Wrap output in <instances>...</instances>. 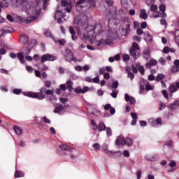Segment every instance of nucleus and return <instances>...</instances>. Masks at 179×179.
<instances>
[{
    "instance_id": "680f3d73",
    "label": "nucleus",
    "mask_w": 179,
    "mask_h": 179,
    "mask_svg": "<svg viewBox=\"0 0 179 179\" xmlns=\"http://www.w3.org/2000/svg\"><path fill=\"white\" fill-rule=\"evenodd\" d=\"M159 10L161 12H165V10H166V6H164V4H161L159 6Z\"/></svg>"
},
{
    "instance_id": "2f4dec72",
    "label": "nucleus",
    "mask_w": 179,
    "mask_h": 179,
    "mask_svg": "<svg viewBox=\"0 0 179 179\" xmlns=\"http://www.w3.org/2000/svg\"><path fill=\"white\" fill-rule=\"evenodd\" d=\"M58 15H60V17H65V13L61 10H57L55 14V19L58 17Z\"/></svg>"
},
{
    "instance_id": "39448f33",
    "label": "nucleus",
    "mask_w": 179,
    "mask_h": 179,
    "mask_svg": "<svg viewBox=\"0 0 179 179\" xmlns=\"http://www.w3.org/2000/svg\"><path fill=\"white\" fill-rule=\"evenodd\" d=\"M117 146H121V145H127V146H132V143H134V141H132V139L127 138H124L123 136H119L115 142Z\"/></svg>"
},
{
    "instance_id": "a878e982",
    "label": "nucleus",
    "mask_w": 179,
    "mask_h": 179,
    "mask_svg": "<svg viewBox=\"0 0 179 179\" xmlns=\"http://www.w3.org/2000/svg\"><path fill=\"white\" fill-rule=\"evenodd\" d=\"M73 83L71 80H69L66 82V86L69 92H72V90H73Z\"/></svg>"
},
{
    "instance_id": "e433bc0d",
    "label": "nucleus",
    "mask_w": 179,
    "mask_h": 179,
    "mask_svg": "<svg viewBox=\"0 0 179 179\" xmlns=\"http://www.w3.org/2000/svg\"><path fill=\"white\" fill-rule=\"evenodd\" d=\"M165 76L164 74H158L156 78V82H160L162 79H164Z\"/></svg>"
},
{
    "instance_id": "20e7f679",
    "label": "nucleus",
    "mask_w": 179,
    "mask_h": 179,
    "mask_svg": "<svg viewBox=\"0 0 179 179\" xmlns=\"http://www.w3.org/2000/svg\"><path fill=\"white\" fill-rule=\"evenodd\" d=\"M55 59H57V57L50 54H45L42 55L41 58V64L38 65V69H40L41 71H48V67L45 66L44 62L47 61H55Z\"/></svg>"
},
{
    "instance_id": "de8ad7c7",
    "label": "nucleus",
    "mask_w": 179,
    "mask_h": 179,
    "mask_svg": "<svg viewBox=\"0 0 179 179\" xmlns=\"http://www.w3.org/2000/svg\"><path fill=\"white\" fill-rule=\"evenodd\" d=\"M69 32L71 33V34L72 36L76 34V31H75V29H73V27L70 26L69 28Z\"/></svg>"
},
{
    "instance_id": "4d7b16f0",
    "label": "nucleus",
    "mask_w": 179,
    "mask_h": 179,
    "mask_svg": "<svg viewBox=\"0 0 179 179\" xmlns=\"http://www.w3.org/2000/svg\"><path fill=\"white\" fill-rule=\"evenodd\" d=\"M7 19L8 20H9V22H11V23H13V22H15V19H13V17H12V15H7Z\"/></svg>"
},
{
    "instance_id": "6e6552de",
    "label": "nucleus",
    "mask_w": 179,
    "mask_h": 179,
    "mask_svg": "<svg viewBox=\"0 0 179 179\" xmlns=\"http://www.w3.org/2000/svg\"><path fill=\"white\" fill-rule=\"evenodd\" d=\"M59 148L61 149V150H62V152H64V153L66 155H71V153H72V152H73V150H75V149L69 147V146H67L65 144H62L60 145H59Z\"/></svg>"
},
{
    "instance_id": "5701e85b",
    "label": "nucleus",
    "mask_w": 179,
    "mask_h": 179,
    "mask_svg": "<svg viewBox=\"0 0 179 179\" xmlns=\"http://www.w3.org/2000/svg\"><path fill=\"white\" fill-rule=\"evenodd\" d=\"M143 58L145 59H149L150 58V50L149 49H145L143 52Z\"/></svg>"
},
{
    "instance_id": "473e14b6",
    "label": "nucleus",
    "mask_w": 179,
    "mask_h": 179,
    "mask_svg": "<svg viewBox=\"0 0 179 179\" xmlns=\"http://www.w3.org/2000/svg\"><path fill=\"white\" fill-rule=\"evenodd\" d=\"M54 41L56 43H59L60 45H65V44H66V40L65 39H59L58 41H57V39L55 38Z\"/></svg>"
},
{
    "instance_id": "37998d69",
    "label": "nucleus",
    "mask_w": 179,
    "mask_h": 179,
    "mask_svg": "<svg viewBox=\"0 0 179 179\" xmlns=\"http://www.w3.org/2000/svg\"><path fill=\"white\" fill-rule=\"evenodd\" d=\"M145 34L147 36V41H153V36H152L149 32H147V34Z\"/></svg>"
},
{
    "instance_id": "f3484780",
    "label": "nucleus",
    "mask_w": 179,
    "mask_h": 179,
    "mask_svg": "<svg viewBox=\"0 0 179 179\" xmlns=\"http://www.w3.org/2000/svg\"><path fill=\"white\" fill-rule=\"evenodd\" d=\"M73 57V53L71 50H66L64 55V58L67 62H71V59Z\"/></svg>"
},
{
    "instance_id": "49530a36",
    "label": "nucleus",
    "mask_w": 179,
    "mask_h": 179,
    "mask_svg": "<svg viewBox=\"0 0 179 179\" xmlns=\"http://www.w3.org/2000/svg\"><path fill=\"white\" fill-rule=\"evenodd\" d=\"M122 59L124 62H127V61H129V59H130L129 55H123Z\"/></svg>"
},
{
    "instance_id": "ea45409f",
    "label": "nucleus",
    "mask_w": 179,
    "mask_h": 179,
    "mask_svg": "<svg viewBox=\"0 0 179 179\" xmlns=\"http://www.w3.org/2000/svg\"><path fill=\"white\" fill-rule=\"evenodd\" d=\"M104 43H106V44H110L111 43V41H109L108 40H103L101 39L99 42H98V45H101L102 44H104Z\"/></svg>"
},
{
    "instance_id": "5fc2aeb1",
    "label": "nucleus",
    "mask_w": 179,
    "mask_h": 179,
    "mask_svg": "<svg viewBox=\"0 0 179 179\" xmlns=\"http://www.w3.org/2000/svg\"><path fill=\"white\" fill-rule=\"evenodd\" d=\"M13 92L14 94H20L22 93V90L14 89Z\"/></svg>"
},
{
    "instance_id": "ddd939ff",
    "label": "nucleus",
    "mask_w": 179,
    "mask_h": 179,
    "mask_svg": "<svg viewBox=\"0 0 179 179\" xmlns=\"http://www.w3.org/2000/svg\"><path fill=\"white\" fill-rule=\"evenodd\" d=\"M145 159L150 162L151 163H155L159 160V155L157 154H155L152 155H145Z\"/></svg>"
},
{
    "instance_id": "2eb2a0df",
    "label": "nucleus",
    "mask_w": 179,
    "mask_h": 179,
    "mask_svg": "<svg viewBox=\"0 0 179 179\" xmlns=\"http://www.w3.org/2000/svg\"><path fill=\"white\" fill-rule=\"evenodd\" d=\"M171 71L172 73H177V72H179V60L178 59H176L174 61V66L171 67Z\"/></svg>"
},
{
    "instance_id": "4468645a",
    "label": "nucleus",
    "mask_w": 179,
    "mask_h": 179,
    "mask_svg": "<svg viewBox=\"0 0 179 179\" xmlns=\"http://www.w3.org/2000/svg\"><path fill=\"white\" fill-rule=\"evenodd\" d=\"M94 33H97L98 34H101V33H103V31H104V29L101 24H96L94 26Z\"/></svg>"
},
{
    "instance_id": "412c9836",
    "label": "nucleus",
    "mask_w": 179,
    "mask_h": 179,
    "mask_svg": "<svg viewBox=\"0 0 179 179\" xmlns=\"http://www.w3.org/2000/svg\"><path fill=\"white\" fill-rule=\"evenodd\" d=\"M131 117L133 118L131 125H136V122L138 121V115L136 113H131Z\"/></svg>"
},
{
    "instance_id": "1a4fd4ad",
    "label": "nucleus",
    "mask_w": 179,
    "mask_h": 179,
    "mask_svg": "<svg viewBox=\"0 0 179 179\" xmlns=\"http://www.w3.org/2000/svg\"><path fill=\"white\" fill-rule=\"evenodd\" d=\"M65 107H69V105L62 106L61 103H57L53 112L55 114H62V110H65Z\"/></svg>"
},
{
    "instance_id": "423d86ee",
    "label": "nucleus",
    "mask_w": 179,
    "mask_h": 179,
    "mask_svg": "<svg viewBox=\"0 0 179 179\" xmlns=\"http://www.w3.org/2000/svg\"><path fill=\"white\" fill-rule=\"evenodd\" d=\"M74 23L78 26H85L87 23V21H86L85 16L77 17L75 18Z\"/></svg>"
},
{
    "instance_id": "603ef678",
    "label": "nucleus",
    "mask_w": 179,
    "mask_h": 179,
    "mask_svg": "<svg viewBox=\"0 0 179 179\" xmlns=\"http://www.w3.org/2000/svg\"><path fill=\"white\" fill-rule=\"evenodd\" d=\"M66 12H68V13H71L72 12V4H70L67 8H65Z\"/></svg>"
},
{
    "instance_id": "6ab92c4d",
    "label": "nucleus",
    "mask_w": 179,
    "mask_h": 179,
    "mask_svg": "<svg viewBox=\"0 0 179 179\" xmlns=\"http://www.w3.org/2000/svg\"><path fill=\"white\" fill-rule=\"evenodd\" d=\"M131 25L127 24L125 27H122V36H128V31H131Z\"/></svg>"
},
{
    "instance_id": "e2e57ef3",
    "label": "nucleus",
    "mask_w": 179,
    "mask_h": 179,
    "mask_svg": "<svg viewBox=\"0 0 179 179\" xmlns=\"http://www.w3.org/2000/svg\"><path fill=\"white\" fill-rule=\"evenodd\" d=\"M59 101H61V103H63V104H65V103H67L68 99L61 97L59 98Z\"/></svg>"
},
{
    "instance_id": "4c0bfd02",
    "label": "nucleus",
    "mask_w": 179,
    "mask_h": 179,
    "mask_svg": "<svg viewBox=\"0 0 179 179\" xmlns=\"http://www.w3.org/2000/svg\"><path fill=\"white\" fill-rule=\"evenodd\" d=\"M130 49L136 50L139 51V50H140L139 45H138L137 43L134 42V43H133L132 47Z\"/></svg>"
},
{
    "instance_id": "b1692460",
    "label": "nucleus",
    "mask_w": 179,
    "mask_h": 179,
    "mask_svg": "<svg viewBox=\"0 0 179 179\" xmlns=\"http://www.w3.org/2000/svg\"><path fill=\"white\" fill-rule=\"evenodd\" d=\"M13 130L17 135H22V134H23V129L19 126H14Z\"/></svg>"
},
{
    "instance_id": "58836bf2",
    "label": "nucleus",
    "mask_w": 179,
    "mask_h": 179,
    "mask_svg": "<svg viewBox=\"0 0 179 179\" xmlns=\"http://www.w3.org/2000/svg\"><path fill=\"white\" fill-rule=\"evenodd\" d=\"M178 89L177 87H176V85H171L169 87V92H171V93H174L176 92H177Z\"/></svg>"
},
{
    "instance_id": "3c124183",
    "label": "nucleus",
    "mask_w": 179,
    "mask_h": 179,
    "mask_svg": "<svg viewBox=\"0 0 179 179\" xmlns=\"http://www.w3.org/2000/svg\"><path fill=\"white\" fill-rule=\"evenodd\" d=\"M136 177H137V179H141V177H142V170L140 169L137 171Z\"/></svg>"
},
{
    "instance_id": "7c9ffc66",
    "label": "nucleus",
    "mask_w": 179,
    "mask_h": 179,
    "mask_svg": "<svg viewBox=\"0 0 179 179\" xmlns=\"http://www.w3.org/2000/svg\"><path fill=\"white\" fill-rule=\"evenodd\" d=\"M17 57L21 64H24L25 61H24V56H23V54L17 53Z\"/></svg>"
},
{
    "instance_id": "864d4df0",
    "label": "nucleus",
    "mask_w": 179,
    "mask_h": 179,
    "mask_svg": "<svg viewBox=\"0 0 179 179\" xmlns=\"http://www.w3.org/2000/svg\"><path fill=\"white\" fill-rule=\"evenodd\" d=\"M133 40H134V41H138V43H141V41L142 39L141 38V37L135 35V36H133Z\"/></svg>"
},
{
    "instance_id": "052dcab7",
    "label": "nucleus",
    "mask_w": 179,
    "mask_h": 179,
    "mask_svg": "<svg viewBox=\"0 0 179 179\" xmlns=\"http://www.w3.org/2000/svg\"><path fill=\"white\" fill-rule=\"evenodd\" d=\"M151 12H156L157 10V6L156 5H152L150 7Z\"/></svg>"
},
{
    "instance_id": "338daca9",
    "label": "nucleus",
    "mask_w": 179,
    "mask_h": 179,
    "mask_svg": "<svg viewBox=\"0 0 179 179\" xmlns=\"http://www.w3.org/2000/svg\"><path fill=\"white\" fill-rule=\"evenodd\" d=\"M123 156L124 157H129V156H130L129 151L124 150V152H123Z\"/></svg>"
},
{
    "instance_id": "a19ab883",
    "label": "nucleus",
    "mask_w": 179,
    "mask_h": 179,
    "mask_svg": "<svg viewBox=\"0 0 179 179\" xmlns=\"http://www.w3.org/2000/svg\"><path fill=\"white\" fill-rule=\"evenodd\" d=\"M112 92H113L110 94V96H112L113 99H117V96L118 94V90H113Z\"/></svg>"
},
{
    "instance_id": "f8f14e48",
    "label": "nucleus",
    "mask_w": 179,
    "mask_h": 179,
    "mask_svg": "<svg viewBox=\"0 0 179 179\" xmlns=\"http://www.w3.org/2000/svg\"><path fill=\"white\" fill-rule=\"evenodd\" d=\"M106 154L108 155V156H113V157H114V159H117V158L121 157V156H122V152H121V151L113 152L111 150H108L106 152Z\"/></svg>"
},
{
    "instance_id": "f03ea898",
    "label": "nucleus",
    "mask_w": 179,
    "mask_h": 179,
    "mask_svg": "<svg viewBox=\"0 0 179 179\" xmlns=\"http://www.w3.org/2000/svg\"><path fill=\"white\" fill-rule=\"evenodd\" d=\"M11 4L14 8H16L17 6H19V5H22V9H24V10H27V12H29L30 15H35L36 16H38L40 13H34L31 12L30 10L31 8H33V6L31 5L32 2H36V1H29V0H24L22 2V0H10Z\"/></svg>"
},
{
    "instance_id": "bb28decb",
    "label": "nucleus",
    "mask_w": 179,
    "mask_h": 179,
    "mask_svg": "<svg viewBox=\"0 0 179 179\" xmlns=\"http://www.w3.org/2000/svg\"><path fill=\"white\" fill-rule=\"evenodd\" d=\"M106 128L107 127H106V124H104V123L103 122L99 123L97 126V129H99L100 132H101L102 131H106Z\"/></svg>"
},
{
    "instance_id": "bf43d9fd",
    "label": "nucleus",
    "mask_w": 179,
    "mask_h": 179,
    "mask_svg": "<svg viewBox=\"0 0 179 179\" xmlns=\"http://www.w3.org/2000/svg\"><path fill=\"white\" fill-rule=\"evenodd\" d=\"M92 82L93 83H100V78H99V76L94 78Z\"/></svg>"
},
{
    "instance_id": "6e6d98bb",
    "label": "nucleus",
    "mask_w": 179,
    "mask_h": 179,
    "mask_svg": "<svg viewBox=\"0 0 179 179\" xmlns=\"http://www.w3.org/2000/svg\"><path fill=\"white\" fill-rule=\"evenodd\" d=\"M26 69H27V72H29L30 73H31L33 72V71H34V69H33V67H31L30 66H27Z\"/></svg>"
},
{
    "instance_id": "13d9d810",
    "label": "nucleus",
    "mask_w": 179,
    "mask_h": 179,
    "mask_svg": "<svg viewBox=\"0 0 179 179\" xmlns=\"http://www.w3.org/2000/svg\"><path fill=\"white\" fill-rule=\"evenodd\" d=\"M162 94L165 97V99H169V94L167 93V90H163Z\"/></svg>"
},
{
    "instance_id": "774afa93",
    "label": "nucleus",
    "mask_w": 179,
    "mask_h": 179,
    "mask_svg": "<svg viewBox=\"0 0 179 179\" xmlns=\"http://www.w3.org/2000/svg\"><path fill=\"white\" fill-rule=\"evenodd\" d=\"M60 90H62L63 92H65L66 90V85L65 84H62L59 86Z\"/></svg>"
},
{
    "instance_id": "9b49d317",
    "label": "nucleus",
    "mask_w": 179,
    "mask_h": 179,
    "mask_svg": "<svg viewBox=\"0 0 179 179\" xmlns=\"http://www.w3.org/2000/svg\"><path fill=\"white\" fill-rule=\"evenodd\" d=\"M89 90L90 88L87 86L84 87L83 90L80 87H78L74 89V93H76V94H80V93L82 94H85V93H86V92H89Z\"/></svg>"
},
{
    "instance_id": "4be33fe9",
    "label": "nucleus",
    "mask_w": 179,
    "mask_h": 179,
    "mask_svg": "<svg viewBox=\"0 0 179 179\" xmlns=\"http://www.w3.org/2000/svg\"><path fill=\"white\" fill-rule=\"evenodd\" d=\"M85 1L86 0H79L76 6V10H78V12H80V10H82V8H83V6H82V3H83V2H85Z\"/></svg>"
},
{
    "instance_id": "0e129e2a",
    "label": "nucleus",
    "mask_w": 179,
    "mask_h": 179,
    "mask_svg": "<svg viewBox=\"0 0 179 179\" xmlns=\"http://www.w3.org/2000/svg\"><path fill=\"white\" fill-rule=\"evenodd\" d=\"M136 33L138 36H141V34H143V30L141 28L137 29Z\"/></svg>"
},
{
    "instance_id": "72a5a7b5",
    "label": "nucleus",
    "mask_w": 179,
    "mask_h": 179,
    "mask_svg": "<svg viewBox=\"0 0 179 179\" xmlns=\"http://www.w3.org/2000/svg\"><path fill=\"white\" fill-rule=\"evenodd\" d=\"M171 110H176L178 108V101H175L174 103L170 105Z\"/></svg>"
},
{
    "instance_id": "cd10ccee",
    "label": "nucleus",
    "mask_w": 179,
    "mask_h": 179,
    "mask_svg": "<svg viewBox=\"0 0 179 179\" xmlns=\"http://www.w3.org/2000/svg\"><path fill=\"white\" fill-rule=\"evenodd\" d=\"M20 41L22 44H27L29 43V38L26 36H22L20 37Z\"/></svg>"
},
{
    "instance_id": "a211bd4d",
    "label": "nucleus",
    "mask_w": 179,
    "mask_h": 179,
    "mask_svg": "<svg viewBox=\"0 0 179 179\" xmlns=\"http://www.w3.org/2000/svg\"><path fill=\"white\" fill-rule=\"evenodd\" d=\"M156 65H157V61L152 59L145 64V68H147V69H150L152 66H156Z\"/></svg>"
},
{
    "instance_id": "f704fd0d",
    "label": "nucleus",
    "mask_w": 179,
    "mask_h": 179,
    "mask_svg": "<svg viewBox=\"0 0 179 179\" xmlns=\"http://www.w3.org/2000/svg\"><path fill=\"white\" fill-rule=\"evenodd\" d=\"M71 4H72V3H71V1H68L66 0H62V1H61L62 6L66 7Z\"/></svg>"
},
{
    "instance_id": "aec40b11",
    "label": "nucleus",
    "mask_w": 179,
    "mask_h": 179,
    "mask_svg": "<svg viewBox=\"0 0 179 179\" xmlns=\"http://www.w3.org/2000/svg\"><path fill=\"white\" fill-rule=\"evenodd\" d=\"M126 101H129L131 104L134 105L136 103L135 98L130 96L128 94H124Z\"/></svg>"
},
{
    "instance_id": "393cba45",
    "label": "nucleus",
    "mask_w": 179,
    "mask_h": 179,
    "mask_svg": "<svg viewBox=\"0 0 179 179\" xmlns=\"http://www.w3.org/2000/svg\"><path fill=\"white\" fill-rule=\"evenodd\" d=\"M140 12L141 19H144V20H146V19H148V14H146V10L145 9H142Z\"/></svg>"
},
{
    "instance_id": "79ce46f5",
    "label": "nucleus",
    "mask_w": 179,
    "mask_h": 179,
    "mask_svg": "<svg viewBox=\"0 0 179 179\" xmlns=\"http://www.w3.org/2000/svg\"><path fill=\"white\" fill-rule=\"evenodd\" d=\"M48 100L49 101H51V102H52V101H57V96H55V95H51L50 96H48Z\"/></svg>"
},
{
    "instance_id": "8fccbe9b",
    "label": "nucleus",
    "mask_w": 179,
    "mask_h": 179,
    "mask_svg": "<svg viewBox=\"0 0 179 179\" xmlns=\"http://www.w3.org/2000/svg\"><path fill=\"white\" fill-rule=\"evenodd\" d=\"M127 77L129 78V79H131V80H133L134 78H135V75L132 72H129L127 74Z\"/></svg>"
},
{
    "instance_id": "a18cd8bd",
    "label": "nucleus",
    "mask_w": 179,
    "mask_h": 179,
    "mask_svg": "<svg viewBox=\"0 0 179 179\" xmlns=\"http://www.w3.org/2000/svg\"><path fill=\"white\" fill-rule=\"evenodd\" d=\"M138 71L141 75H145V68L143 66H139Z\"/></svg>"
},
{
    "instance_id": "c9c22d12",
    "label": "nucleus",
    "mask_w": 179,
    "mask_h": 179,
    "mask_svg": "<svg viewBox=\"0 0 179 179\" xmlns=\"http://www.w3.org/2000/svg\"><path fill=\"white\" fill-rule=\"evenodd\" d=\"M87 3H89L90 8H96V1L94 0H88Z\"/></svg>"
},
{
    "instance_id": "dca6fc26",
    "label": "nucleus",
    "mask_w": 179,
    "mask_h": 179,
    "mask_svg": "<svg viewBox=\"0 0 179 179\" xmlns=\"http://www.w3.org/2000/svg\"><path fill=\"white\" fill-rule=\"evenodd\" d=\"M129 54L131 57H132V58H134V59H138V58H139V55H141V54H139V52H138V50L135 49H130Z\"/></svg>"
},
{
    "instance_id": "0eeeda50",
    "label": "nucleus",
    "mask_w": 179,
    "mask_h": 179,
    "mask_svg": "<svg viewBox=\"0 0 179 179\" xmlns=\"http://www.w3.org/2000/svg\"><path fill=\"white\" fill-rule=\"evenodd\" d=\"M36 19H37V16L34 15V16H30L28 17L27 18H23L22 17H18V20L20 22H22V23H31L32 22H34V20H36Z\"/></svg>"
},
{
    "instance_id": "9d476101",
    "label": "nucleus",
    "mask_w": 179,
    "mask_h": 179,
    "mask_svg": "<svg viewBox=\"0 0 179 179\" xmlns=\"http://www.w3.org/2000/svg\"><path fill=\"white\" fill-rule=\"evenodd\" d=\"M85 31L87 32L88 37H92L94 34V26L87 25L85 27Z\"/></svg>"
},
{
    "instance_id": "f257e3e1",
    "label": "nucleus",
    "mask_w": 179,
    "mask_h": 179,
    "mask_svg": "<svg viewBox=\"0 0 179 179\" xmlns=\"http://www.w3.org/2000/svg\"><path fill=\"white\" fill-rule=\"evenodd\" d=\"M50 0H36V2L31 3L32 7L30 8L32 13H41V9L45 10L48 7Z\"/></svg>"
},
{
    "instance_id": "c756f323",
    "label": "nucleus",
    "mask_w": 179,
    "mask_h": 179,
    "mask_svg": "<svg viewBox=\"0 0 179 179\" xmlns=\"http://www.w3.org/2000/svg\"><path fill=\"white\" fill-rule=\"evenodd\" d=\"M20 177H24V173H23L20 171H15V178H20Z\"/></svg>"
},
{
    "instance_id": "69168bd1",
    "label": "nucleus",
    "mask_w": 179,
    "mask_h": 179,
    "mask_svg": "<svg viewBox=\"0 0 179 179\" xmlns=\"http://www.w3.org/2000/svg\"><path fill=\"white\" fill-rule=\"evenodd\" d=\"M45 87L50 88L51 87V81L47 80L45 82Z\"/></svg>"
},
{
    "instance_id": "c85d7f7f",
    "label": "nucleus",
    "mask_w": 179,
    "mask_h": 179,
    "mask_svg": "<svg viewBox=\"0 0 179 179\" xmlns=\"http://www.w3.org/2000/svg\"><path fill=\"white\" fill-rule=\"evenodd\" d=\"M44 36H45V37H50V38H52V40L55 39V36H54V35L51 34V31L50 30H47L46 31H45Z\"/></svg>"
},
{
    "instance_id": "7ed1b4c3",
    "label": "nucleus",
    "mask_w": 179,
    "mask_h": 179,
    "mask_svg": "<svg viewBox=\"0 0 179 179\" xmlns=\"http://www.w3.org/2000/svg\"><path fill=\"white\" fill-rule=\"evenodd\" d=\"M40 92H24V96H27V97H31V99H37V100H44L45 99V95H44L47 93V88L45 87L40 88L39 90Z\"/></svg>"
},
{
    "instance_id": "c03bdc74",
    "label": "nucleus",
    "mask_w": 179,
    "mask_h": 179,
    "mask_svg": "<svg viewBox=\"0 0 179 179\" xmlns=\"http://www.w3.org/2000/svg\"><path fill=\"white\" fill-rule=\"evenodd\" d=\"M119 83H118V80H115L113 84H112V89H114V90H115V89H117L119 86Z\"/></svg>"
},
{
    "instance_id": "09e8293b",
    "label": "nucleus",
    "mask_w": 179,
    "mask_h": 179,
    "mask_svg": "<svg viewBox=\"0 0 179 179\" xmlns=\"http://www.w3.org/2000/svg\"><path fill=\"white\" fill-rule=\"evenodd\" d=\"M92 148H94V149H95V150H100L101 146H100V144H99V143H94V144H93Z\"/></svg>"
}]
</instances>
